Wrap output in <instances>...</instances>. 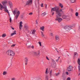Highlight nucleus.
<instances>
[{
	"mask_svg": "<svg viewBox=\"0 0 80 80\" xmlns=\"http://www.w3.org/2000/svg\"><path fill=\"white\" fill-rule=\"evenodd\" d=\"M57 52H58V51H57Z\"/></svg>",
	"mask_w": 80,
	"mask_h": 80,
	"instance_id": "53",
	"label": "nucleus"
},
{
	"mask_svg": "<svg viewBox=\"0 0 80 80\" xmlns=\"http://www.w3.org/2000/svg\"><path fill=\"white\" fill-rule=\"evenodd\" d=\"M56 18L55 19V20L56 21H58V23H60V22L62 21V19L60 18H59L62 17L61 15L59 14V15H58L56 14Z\"/></svg>",
	"mask_w": 80,
	"mask_h": 80,
	"instance_id": "3",
	"label": "nucleus"
},
{
	"mask_svg": "<svg viewBox=\"0 0 80 80\" xmlns=\"http://www.w3.org/2000/svg\"><path fill=\"white\" fill-rule=\"evenodd\" d=\"M80 75V73H79V75Z\"/></svg>",
	"mask_w": 80,
	"mask_h": 80,
	"instance_id": "52",
	"label": "nucleus"
},
{
	"mask_svg": "<svg viewBox=\"0 0 80 80\" xmlns=\"http://www.w3.org/2000/svg\"><path fill=\"white\" fill-rule=\"evenodd\" d=\"M77 0H70L71 2L72 3H74V2H75Z\"/></svg>",
	"mask_w": 80,
	"mask_h": 80,
	"instance_id": "21",
	"label": "nucleus"
},
{
	"mask_svg": "<svg viewBox=\"0 0 80 80\" xmlns=\"http://www.w3.org/2000/svg\"><path fill=\"white\" fill-rule=\"evenodd\" d=\"M7 71H4L3 72V75H7Z\"/></svg>",
	"mask_w": 80,
	"mask_h": 80,
	"instance_id": "20",
	"label": "nucleus"
},
{
	"mask_svg": "<svg viewBox=\"0 0 80 80\" xmlns=\"http://www.w3.org/2000/svg\"><path fill=\"white\" fill-rule=\"evenodd\" d=\"M9 5L10 7V8H12V7H13V4L11 2H9Z\"/></svg>",
	"mask_w": 80,
	"mask_h": 80,
	"instance_id": "14",
	"label": "nucleus"
},
{
	"mask_svg": "<svg viewBox=\"0 0 80 80\" xmlns=\"http://www.w3.org/2000/svg\"><path fill=\"white\" fill-rule=\"evenodd\" d=\"M54 12L52 11L51 12V15L52 16H53V15H54Z\"/></svg>",
	"mask_w": 80,
	"mask_h": 80,
	"instance_id": "30",
	"label": "nucleus"
},
{
	"mask_svg": "<svg viewBox=\"0 0 80 80\" xmlns=\"http://www.w3.org/2000/svg\"><path fill=\"white\" fill-rule=\"evenodd\" d=\"M33 14V13L32 12H31L29 13V15H32Z\"/></svg>",
	"mask_w": 80,
	"mask_h": 80,
	"instance_id": "44",
	"label": "nucleus"
},
{
	"mask_svg": "<svg viewBox=\"0 0 80 80\" xmlns=\"http://www.w3.org/2000/svg\"><path fill=\"white\" fill-rule=\"evenodd\" d=\"M52 66L53 68H55L56 67V63L55 61L53 60H52Z\"/></svg>",
	"mask_w": 80,
	"mask_h": 80,
	"instance_id": "9",
	"label": "nucleus"
},
{
	"mask_svg": "<svg viewBox=\"0 0 80 80\" xmlns=\"http://www.w3.org/2000/svg\"><path fill=\"white\" fill-rule=\"evenodd\" d=\"M32 2H33L32 0H28L26 2V5H30L32 4Z\"/></svg>",
	"mask_w": 80,
	"mask_h": 80,
	"instance_id": "6",
	"label": "nucleus"
},
{
	"mask_svg": "<svg viewBox=\"0 0 80 80\" xmlns=\"http://www.w3.org/2000/svg\"><path fill=\"white\" fill-rule=\"evenodd\" d=\"M37 80H41V79L40 78H38L37 79Z\"/></svg>",
	"mask_w": 80,
	"mask_h": 80,
	"instance_id": "50",
	"label": "nucleus"
},
{
	"mask_svg": "<svg viewBox=\"0 0 80 80\" xmlns=\"http://www.w3.org/2000/svg\"><path fill=\"white\" fill-rule=\"evenodd\" d=\"M57 10H58V9H57V8H52L51 12H55L56 11V12Z\"/></svg>",
	"mask_w": 80,
	"mask_h": 80,
	"instance_id": "12",
	"label": "nucleus"
},
{
	"mask_svg": "<svg viewBox=\"0 0 80 80\" xmlns=\"http://www.w3.org/2000/svg\"><path fill=\"white\" fill-rule=\"evenodd\" d=\"M62 18H63V19H65L67 18V16H66L65 15H63L62 16Z\"/></svg>",
	"mask_w": 80,
	"mask_h": 80,
	"instance_id": "24",
	"label": "nucleus"
},
{
	"mask_svg": "<svg viewBox=\"0 0 80 80\" xmlns=\"http://www.w3.org/2000/svg\"><path fill=\"white\" fill-rule=\"evenodd\" d=\"M59 59H60V57H58V59L56 60V62H58V60H59Z\"/></svg>",
	"mask_w": 80,
	"mask_h": 80,
	"instance_id": "31",
	"label": "nucleus"
},
{
	"mask_svg": "<svg viewBox=\"0 0 80 80\" xmlns=\"http://www.w3.org/2000/svg\"><path fill=\"white\" fill-rule=\"evenodd\" d=\"M67 70L69 72H71L72 70H73V67L72 66H69Z\"/></svg>",
	"mask_w": 80,
	"mask_h": 80,
	"instance_id": "10",
	"label": "nucleus"
},
{
	"mask_svg": "<svg viewBox=\"0 0 80 80\" xmlns=\"http://www.w3.org/2000/svg\"><path fill=\"white\" fill-rule=\"evenodd\" d=\"M71 80V79L70 77L68 78L67 79V80Z\"/></svg>",
	"mask_w": 80,
	"mask_h": 80,
	"instance_id": "35",
	"label": "nucleus"
},
{
	"mask_svg": "<svg viewBox=\"0 0 80 80\" xmlns=\"http://www.w3.org/2000/svg\"><path fill=\"white\" fill-rule=\"evenodd\" d=\"M20 11H18V12H17L16 13V15L15 16V17L16 20H17V19L18 18V16L20 15Z\"/></svg>",
	"mask_w": 80,
	"mask_h": 80,
	"instance_id": "8",
	"label": "nucleus"
},
{
	"mask_svg": "<svg viewBox=\"0 0 80 80\" xmlns=\"http://www.w3.org/2000/svg\"><path fill=\"white\" fill-rule=\"evenodd\" d=\"M52 70H51L49 72V74L50 77H52Z\"/></svg>",
	"mask_w": 80,
	"mask_h": 80,
	"instance_id": "26",
	"label": "nucleus"
},
{
	"mask_svg": "<svg viewBox=\"0 0 80 80\" xmlns=\"http://www.w3.org/2000/svg\"><path fill=\"white\" fill-rule=\"evenodd\" d=\"M20 25H19V30H22V24L23 23V22H22V21H21L20 22Z\"/></svg>",
	"mask_w": 80,
	"mask_h": 80,
	"instance_id": "11",
	"label": "nucleus"
},
{
	"mask_svg": "<svg viewBox=\"0 0 80 80\" xmlns=\"http://www.w3.org/2000/svg\"><path fill=\"white\" fill-rule=\"evenodd\" d=\"M38 43H39V44L40 47H41L42 46V43L41 42H38Z\"/></svg>",
	"mask_w": 80,
	"mask_h": 80,
	"instance_id": "32",
	"label": "nucleus"
},
{
	"mask_svg": "<svg viewBox=\"0 0 80 80\" xmlns=\"http://www.w3.org/2000/svg\"><path fill=\"white\" fill-rule=\"evenodd\" d=\"M35 32H36V31L35 30H34L32 31V34H34L35 33Z\"/></svg>",
	"mask_w": 80,
	"mask_h": 80,
	"instance_id": "28",
	"label": "nucleus"
},
{
	"mask_svg": "<svg viewBox=\"0 0 80 80\" xmlns=\"http://www.w3.org/2000/svg\"><path fill=\"white\" fill-rule=\"evenodd\" d=\"M41 32V36H42V37H44L45 35L43 34V32Z\"/></svg>",
	"mask_w": 80,
	"mask_h": 80,
	"instance_id": "27",
	"label": "nucleus"
},
{
	"mask_svg": "<svg viewBox=\"0 0 80 80\" xmlns=\"http://www.w3.org/2000/svg\"><path fill=\"white\" fill-rule=\"evenodd\" d=\"M75 15L77 17V16H78V12H76L75 13Z\"/></svg>",
	"mask_w": 80,
	"mask_h": 80,
	"instance_id": "33",
	"label": "nucleus"
},
{
	"mask_svg": "<svg viewBox=\"0 0 80 80\" xmlns=\"http://www.w3.org/2000/svg\"><path fill=\"white\" fill-rule=\"evenodd\" d=\"M63 80H66L65 78H64L63 79Z\"/></svg>",
	"mask_w": 80,
	"mask_h": 80,
	"instance_id": "51",
	"label": "nucleus"
},
{
	"mask_svg": "<svg viewBox=\"0 0 80 80\" xmlns=\"http://www.w3.org/2000/svg\"><path fill=\"white\" fill-rule=\"evenodd\" d=\"M11 28H12V30H14L15 29V28H13L12 27H11Z\"/></svg>",
	"mask_w": 80,
	"mask_h": 80,
	"instance_id": "48",
	"label": "nucleus"
},
{
	"mask_svg": "<svg viewBox=\"0 0 80 80\" xmlns=\"http://www.w3.org/2000/svg\"><path fill=\"white\" fill-rule=\"evenodd\" d=\"M7 36V35L5 33H4L2 34V37H5Z\"/></svg>",
	"mask_w": 80,
	"mask_h": 80,
	"instance_id": "23",
	"label": "nucleus"
},
{
	"mask_svg": "<svg viewBox=\"0 0 80 80\" xmlns=\"http://www.w3.org/2000/svg\"><path fill=\"white\" fill-rule=\"evenodd\" d=\"M64 29H65L66 31H70V30L72 29V28L69 26H67L64 27Z\"/></svg>",
	"mask_w": 80,
	"mask_h": 80,
	"instance_id": "7",
	"label": "nucleus"
},
{
	"mask_svg": "<svg viewBox=\"0 0 80 80\" xmlns=\"http://www.w3.org/2000/svg\"><path fill=\"white\" fill-rule=\"evenodd\" d=\"M50 36H52H52H53V33L51 32L50 33Z\"/></svg>",
	"mask_w": 80,
	"mask_h": 80,
	"instance_id": "39",
	"label": "nucleus"
},
{
	"mask_svg": "<svg viewBox=\"0 0 80 80\" xmlns=\"http://www.w3.org/2000/svg\"><path fill=\"white\" fill-rule=\"evenodd\" d=\"M41 6L42 7H43V3L41 4Z\"/></svg>",
	"mask_w": 80,
	"mask_h": 80,
	"instance_id": "38",
	"label": "nucleus"
},
{
	"mask_svg": "<svg viewBox=\"0 0 80 80\" xmlns=\"http://www.w3.org/2000/svg\"><path fill=\"white\" fill-rule=\"evenodd\" d=\"M46 59L48 60H50V59H49V58H48L47 57H46Z\"/></svg>",
	"mask_w": 80,
	"mask_h": 80,
	"instance_id": "43",
	"label": "nucleus"
},
{
	"mask_svg": "<svg viewBox=\"0 0 80 80\" xmlns=\"http://www.w3.org/2000/svg\"><path fill=\"white\" fill-rule=\"evenodd\" d=\"M49 72H48V68L46 69V74H48V73Z\"/></svg>",
	"mask_w": 80,
	"mask_h": 80,
	"instance_id": "29",
	"label": "nucleus"
},
{
	"mask_svg": "<svg viewBox=\"0 0 80 80\" xmlns=\"http://www.w3.org/2000/svg\"><path fill=\"white\" fill-rule=\"evenodd\" d=\"M63 9H60L59 11H58V10H57L56 11V15H61L62 16V13L61 12H62V13H63V11H62Z\"/></svg>",
	"mask_w": 80,
	"mask_h": 80,
	"instance_id": "4",
	"label": "nucleus"
},
{
	"mask_svg": "<svg viewBox=\"0 0 80 80\" xmlns=\"http://www.w3.org/2000/svg\"><path fill=\"white\" fill-rule=\"evenodd\" d=\"M24 28L27 29V28H28V26H24Z\"/></svg>",
	"mask_w": 80,
	"mask_h": 80,
	"instance_id": "34",
	"label": "nucleus"
},
{
	"mask_svg": "<svg viewBox=\"0 0 80 80\" xmlns=\"http://www.w3.org/2000/svg\"><path fill=\"white\" fill-rule=\"evenodd\" d=\"M25 62H28V57H25Z\"/></svg>",
	"mask_w": 80,
	"mask_h": 80,
	"instance_id": "19",
	"label": "nucleus"
},
{
	"mask_svg": "<svg viewBox=\"0 0 80 80\" xmlns=\"http://www.w3.org/2000/svg\"><path fill=\"white\" fill-rule=\"evenodd\" d=\"M59 74H60V73L58 72V73H57L56 74V76H58V75H59Z\"/></svg>",
	"mask_w": 80,
	"mask_h": 80,
	"instance_id": "36",
	"label": "nucleus"
},
{
	"mask_svg": "<svg viewBox=\"0 0 80 80\" xmlns=\"http://www.w3.org/2000/svg\"><path fill=\"white\" fill-rule=\"evenodd\" d=\"M40 51H38V52L35 51L33 52L34 55L37 57H39L40 56Z\"/></svg>",
	"mask_w": 80,
	"mask_h": 80,
	"instance_id": "5",
	"label": "nucleus"
},
{
	"mask_svg": "<svg viewBox=\"0 0 80 80\" xmlns=\"http://www.w3.org/2000/svg\"><path fill=\"white\" fill-rule=\"evenodd\" d=\"M36 24H38V22H37V20H36Z\"/></svg>",
	"mask_w": 80,
	"mask_h": 80,
	"instance_id": "46",
	"label": "nucleus"
},
{
	"mask_svg": "<svg viewBox=\"0 0 80 80\" xmlns=\"http://www.w3.org/2000/svg\"><path fill=\"white\" fill-rule=\"evenodd\" d=\"M15 44H13L11 46V47H15Z\"/></svg>",
	"mask_w": 80,
	"mask_h": 80,
	"instance_id": "41",
	"label": "nucleus"
},
{
	"mask_svg": "<svg viewBox=\"0 0 80 80\" xmlns=\"http://www.w3.org/2000/svg\"><path fill=\"white\" fill-rule=\"evenodd\" d=\"M59 6L61 7V8H63V4L61 3H59Z\"/></svg>",
	"mask_w": 80,
	"mask_h": 80,
	"instance_id": "18",
	"label": "nucleus"
},
{
	"mask_svg": "<svg viewBox=\"0 0 80 80\" xmlns=\"http://www.w3.org/2000/svg\"><path fill=\"white\" fill-rule=\"evenodd\" d=\"M45 80H48V75H46L45 77Z\"/></svg>",
	"mask_w": 80,
	"mask_h": 80,
	"instance_id": "16",
	"label": "nucleus"
},
{
	"mask_svg": "<svg viewBox=\"0 0 80 80\" xmlns=\"http://www.w3.org/2000/svg\"><path fill=\"white\" fill-rule=\"evenodd\" d=\"M31 48H32V49H33V48H34V46H32L31 47Z\"/></svg>",
	"mask_w": 80,
	"mask_h": 80,
	"instance_id": "45",
	"label": "nucleus"
},
{
	"mask_svg": "<svg viewBox=\"0 0 80 80\" xmlns=\"http://www.w3.org/2000/svg\"><path fill=\"white\" fill-rule=\"evenodd\" d=\"M6 54L8 56L10 57H14L15 55V53L12 50H9L6 52Z\"/></svg>",
	"mask_w": 80,
	"mask_h": 80,
	"instance_id": "2",
	"label": "nucleus"
},
{
	"mask_svg": "<svg viewBox=\"0 0 80 80\" xmlns=\"http://www.w3.org/2000/svg\"><path fill=\"white\" fill-rule=\"evenodd\" d=\"M45 6L46 7V9H47V4H45Z\"/></svg>",
	"mask_w": 80,
	"mask_h": 80,
	"instance_id": "42",
	"label": "nucleus"
},
{
	"mask_svg": "<svg viewBox=\"0 0 80 80\" xmlns=\"http://www.w3.org/2000/svg\"><path fill=\"white\" fill-rule=\"evenodd\" d=\"M38 0V1H39V0Z\"/></svg>",
	"mask_w": 80,
	"mask_h": 80,
	"instance_id": "54",
	"label": "nucleus"
},
{
	"mask_svg": "<svg viewBox=\"0 0 80 80\" xmlns=\"http://www.w3.org/2000/svg\"><path fill=\"white\" fill-rule=\"evenodd\" d=\"M25 65H27V62H25Z\"/></svg>",
	"mask_w": 80,
	"mask_h": 80,
	"instance_id": "49",
	"label": "nucleus"
},
{
	"mask_svg": "<svg viewBox=\"0 0 80 80\" xmlns=\"http://www.w3.org/2000/svg\"><path fill=\"white\" fill-rule=\"evenodd\" d=\"M17 34V31H14L13 33H12L11 34V36H13V35H16Z\"/></svg>",
	"mask_w": 80,
	"mask_h": 80,
	"instance_id": "15",
	"label": "nucleus"
},
{
	"mask_svg": "<svg viewBox=\"0 0 80 80\" xmlns=\"http://www.w3.org/2000/svg\"><path fill=\"white\" fill-rule=\"evenodd\" d=\"M60 39V37H59V36L58 35H56L55 36V40H58Z\"/></svg>",
	"mask_w": 80,
	"mask_h": 80,
	"instance_id": "13",
	"label": "nucleus"
},
{
	"mask_svg": "<svg viewBox=\"0 0 80 80\" xmlns=\"http://www.w3.org/2000/svg\"><path fill=\"white\" fill-rule=\"evenodd\" d=\"M2 5L0 3V10H2L3 8L4 9V11L5 12H7L8 14H10L8 10L7 9V1H4L2 2Z\"/></svg>",
	"mask_w": 80,
	"mask_h": 80,
	"instance_id": "1",
	"label": "nucleus"
},
{
	"mask_svg": "<svg viewBox=\"0 0 80 80\" xmlns=\"http://www.w3.org/2000/svg\"><path fill=\"white\" fill-rule=\"evenodd\" d=\"M74 55H77V56H78V54L77 52H74Z\"/></svg>",
	"mask_w": 80,
	"mask_h": 80,
	"instance_id": "40",
	"label": "nucleus"
},
{
	"mask_svg": "<svg viewBox=\"0 0 80 80\" xmlns=\"http://www.w3.org/2000/svg\"><path fill=\"white\" fill-rule=\"evenodd\" d=\"M66 75H68V72H66Z\"/></svg>",
	"mask_w": 80,
	"mask_h": 80,
	"instance_id": "47",
	"label": "nucleus"
},
{
	"mask_svg": "<svg viewBox=\"0 0 80 80\" xmlns=\"http://www.w3.org/2000/svg\"><path fill=\"white\" fill-rule=\"evenodd\" d=\"M9 20L10 21V23L12 22V18H10Z\"/></svg>",
	"mask_w": 80,
	"mask_h": 80,
	"instance_id": "37",
	"label": "nucleus"
},
{
	"mask_svg": "<svg viewBox=\"0 0 80 80\" xmlns=\"http://www.w3.org/2000/svg\"><path fill=\"white\" fill-rule=\"evenodd\" d=\"M44 29L45 27H44V26H42L40 28V29H41V30H42V31H44Z\"/></svg>",
	"mask_w": 80,
	"mask_h": 80,
	"instance_id": "17",
	"label": "nucleus"
},
{
	"mask_svg": "<svg viewBox=\"0 0 80 80\" xmlns=\"http://www.w3.org/2000/svg\"><path fill=\"white\" fill-rule=\"evenodd\" d=\"M45 15H46V13L44 12L41 15L42 17H44Z\"/></svg>",
	"mask_w": 80,
	"mask_h": 80,
	"instance_id": "22",
	"label": "nucleus"
},
{
	"mask_svg": "<svg viewBox=\"0 0 80 80\" xmlns=\"http://www.w3.org/2000/svg\"><path fill=\"white\" fill-rule=\"evenodd\" d=\"M12 13L13 14H14V15H15V14H16V10H14L12 11Z\"/></svg>",
	"mask_w": 80,
	"mask_h": 80,
	"instance_id": "25",
	"label": "nucleus"
}]
</instances>
